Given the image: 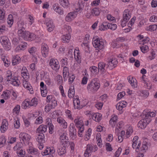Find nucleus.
I'll list each match as a JSON object with an SVG mask.
<instances>
[{"instance_id": "nucleus-15", "label": "nucleus", "mask_w": 157, "mask_h": 157, "mask_svg": "<svg viewBox=\"0 0 157 157\" xmlns=\"http://www.w3.org/2000/svg\"><path fill=\"white\" fill-rule=\"evenodd\" d=\"M47 124L48 125L49 132L50 134H52L53 132V128L54 126L53 124H52L51 119L49 118H48L46 120Z\"/></svg>"}, {"instance_id": "nucleus-3", "label": "nucleus", "mask_w": 157, "mask_h": 157, "mask_svg": "<svg viewBox=\"0 0 157 157\" xmlns=\"http://www.w3.org/2000/svg\"><path fill=\"white\" fill-rule=\"evenodd\" d=\"M31 137L28 134L26 133H20V143L22 145L20 144V148L21 147L25 145V144L28 143Z\"/></svg>"}, {"instance_id": "nucleus-18", "label": "nucleus", "mask_w": 157, "mask_h": 157, "mask_svg": "<svg viewBox=\"0 0 157 157\" xmlns=\"http://www.w3.org/2000/svg\"><path fill=\"white\" fill-rule=\"evenodd\" d=\"M92 117L94 120L99 122L101 119L102 115L98 113H95L92 115Z\"/></svg>"}, {"instance_id": "nucleus-4", "label": "nucleus", "mask_w": 157, "mask_h": 157, "mask_svg": "<svg viewBox=\"0 0 157 157\" xmlns=\"http://www.w3.org/2000/svg\"><path fill=\"white\" fill-rule=\"evenodd\" d=\"M117 63L118 62L116 59H110L108 60V61L106 62V68H108V69L110 70H112L116 67Z\"/></svg>"}, {"instance_id": "nucleus-30", "label": "nucleus", "mask_w": 157, "mask_h": 157, "mask_svg": "<svg viewBox=\"0 0 157 157\" xmlns=\"http://www.w3.org/2000/svg\"><path fill=\"white\" fill-rule=\"evenodd\" d=\"M57 151L59 155H62L64 154L66 152V147L63 146L60 147L57 150Z\"/></svg>"}, {"instance_id": "nucleus-37", "label": "nucleus", "mask_w": 157, "mask_h": 157, "mask_svg": "<svg viewBox=\"0 0 157 157\" xmlns=\"http://www.w3.org/2000/svg\"><path fill=\"white\" fill-rule=\"evenodd\" d=\"M157 29V25H152L147 27V30L151 32L154 31Z\"/></svg>"}, {"instance_id": "nucleus-59", "label": "nucleus", "mask_w": 157, "mask_h": 157, "mask_svg": "<svg viewBox=\"0 0 157 157\" xmlns=\"http://www.w3.org/2000/svg\"><path fill=\"white\" fill-rule=\"evenodd\" d=\"M53 108H54L52 106L51 104H48L45 106V110L46 112L48 113L49 112L51 109Z\"/></svg>"}, {"instance_id": "nucleus-27", "label": "nucleus", "mask_w": 157, "mask_h": 157, "mask_svg": "<svg viewBox=\"0 0 157 157\" xmlns=\"http://www.w3.org/2000/svg\"><path fill=\"white\" fill-rule=\"evenodd\" d=\"M3 47L5 48V49L6 50H9L11 48V44L9 40L8 41H6L5 42V44H1Z\"/></svg>"}, {"instance_id": "nucleus-52", "label": "nucleus", "mask_w": 157, "mask_h": 157, "mask_svg": "<svg viewBox=\"0 0 157 157\" xmlns=\"http://www.w3.org/2000/svg\"><path fill=\"white\" fill-rule=\"evenodd\" d=\"M20 45L21 46L20 50H24L26 48L27 44L25 42H21Z\"/></svg>"}, {"instance_id": "nucleus-49", "label": "nucleus", "mask_w": 157, "mask_h": 157, "mask_svg": "<svg viewBox=\"0 0 157 157\" xmlns=\"http://www.w3.org/2000/svg\"><path fill=\"white\" fill-rule=\"evenodd\" d=\"M75 77V76L74 74L68 75V82L69 84H72L73 83Z\"/></svg>"}, {"instance_id": "nucleus-54", "label": "nucleus", "mask_w": 157, "mask_h": 157, "mask_svg": "<svg viewBox=\"0 0 157 157\" xmlns=\"http://www.w3.org/2000/svg\"><path fill=\"white\" fill-rule=\"evenodd\" d=\"M27 72L25 71L21 72V75L25 80H27L29 78V75H28L29 74L28 73L27 74Z\"/></svg>"}, {"instance_id": "nucleus-38", "label": "nucleus", "mask_w": 157, "mask_h": 157, "mask_svg": "<svg viewBox=\"0 0 157 157\" xmlns=\"http://www.w3.org/2000/svg\"><path fill=\"white\" fill-rule=\"evenodd\" d=\"M36 35L33 33H29L27 37V40L29 41H33L36 38Z\"/></svg>"}, {"instance_id": "nucleus-31", "label": "nucleus", "mask_w": 157, "mask_h": 157, "mask_svg": "<svg viewBox=\"0 0 157 157\" xmlns=\"http://www.w3.org/2000/svg\"><path fill=\"white\" fill-rule=\"evenodd\" d=\"M38 136L36 138L37 141L39 143H42L43 141H44V135L43 133L37 134Z\"/></svg>"}, {"instance_id": "nucleus-22", "label": "nucleus", "mask_w": 157, "mask_h": 157, "mask_svg": "<svg viewBox=\"0 0 157 157\" xmlns=\"http://www.w3.org/2000/svg\"><path fill=\"white\" fill-rule=\"evenodd\" d=\"M59 2L62 6L65 8L67 7L70 4L68 0H59Z\"/></svg>"}, {"instance_id": "nucleus-20", "label": "nucleus", "mask_w": 157, "mask_h": 157, "mask_svg": "<svg viewBox=\"0 0 157 157\" xmlns=\"http://www.w3.org/2000/svg\"><path fill=\"white\" fill-rule=\"evenodd\" d=\"M58 3H55L53 6V9L54 10L58 13L59 14L61 15L63 13V11L58 6Z\"/></svg>"}, {"instance_id": "nucleus-9", "label": "nucleus", "mask_w": 157, "mask_h": 157, "mask_svg": "<svg viewBox=\"0 0 157 157\" xmlns=\"http://www.w3.org/2000/svg\"><path fill=\"white\" fill-rule=\"evenodd\" d=\"M46 25L48 30L49 32L52 31L55 27L53 21L50 19L48 20V21L46 23Z\"/></svg>"}, {"instance_id": "nucleus-47", "label": "nucleus", "mask_w": 157, "mask_h": 157, "mask_svg": "<svg viewBox=\"0 0 157 157\" xmlns=\"http://www.w3.org/2000/svg\"><path fill=\"white\" fill-rule=\"evenodd\" d=\"M6 139L5 138L4 136H2L0 137V147H3L5 144Z\"/></svg>"}, {"instance_id": "nucleus-29", "label": "nucleus", "mask_w": 157, "mask_h": 157, "mask_svg": "<svg viewBox=\"0 0 157 157\" xmlns=\"http://www.w3.org/2000/svg\"><path fill=\"white\" fill-rule=\"evenodd\" d=\"M74 56L75 59L77 60V61L79 62H80V59H81V57L79 50H75Z\"/></svg>"}, {"instance_id": "nucleus-23", "label": "nucleus", "mask_w": 157, "mask_h": 157, "mask_svg": "<svg viewBox=\"0 0 157 157\" xmlns=\"http://www.w3.org/2000/svg\"><path fill=\"white\" fill-rule=\"evenodd\" d=\"M130 17L131 16L128 13V10H125L123 13V19L128 21Z\"/></svg>"}, {"instance_id": "nucleus-32", "label": "nucleus", "mask_w": 157, "mask_h": 157, "mask_svg": "<svg viewBox=\"0 0 157 157\" xmlns=\"http://www.w3.org/2000/svg\"><path fill=\"white\" fill-rule=\"evenodd\" d=\"M14 127L16 128H18L20 127V119L18 117H16L14 118Z\"/></svg>"}, {"instance_id": "nucleus-50", "label": "nucleus", "mask_w": 157, "mask_h": 157, "mask_svg": "<svg viewBox=\"0 0 157 157\" xmlns=\"http://www.w3.org/2000/svg\"><path fill=\"white\" fill-rule=\"evenodd\" d=\"M140 49L142 52L145 53L148 50L149 48L147 45H144L143 46L140 47Z\"/></svg>"}, {"instance_id": "nucleus-21", "label": "nucleus", "mask_w": 157, "mask_h": 157, "mask_svg": "<svg viewBox=\"0 0 157 157\" xmlns=\"http://www.w3.org/2000/svg\"><path fill=\"white\" fill-rule=\"evenodd\" d=\"M29 34V32L25 30H21V31L20 32V36L25 40H27Z\"/></svg>"}, {"instance_id": "nucleus-58", "label": "nucleus", "mask_w": 157, "mask_h": 157, "mask_svg": "<svg viewBox=\"0 0 157 157\" xmlns=\"http://www.w3.org/2000/svg\"><path fill=\"white\" fill-rule=\"evenodd\" d=\"M9 40L8 38L6 36H3L1 37L0 41L1 44H5V42L6 41H8Z\"/></svg>"}, {"instance_id": "nucleus-57", "label": "nucleus", "mask_w": 157, "mask_h": 157, "mask_svg": "<svg viewBox=\"0 0 157 157\" xmlns=\"http://www.w3.org/2000/svg\"><path fill=\"white\" fill-rule=\"evenodd\" d=\"M43 121L42 117L40 116L36 119L35 123L37 124H40L42 123Z\"/></svg>"}, {"instance_id": "nucleus-8", "label": "nucleus", "mask_w": 157, "mask_h": 157, "mask_svg": "<svg viewBox=\"0 0 157 157\" xmlns=\"http://www.w3.org/2000/svg\"><path fill=\"white\" fill-rule=\"evenodd\" d=\"M48 47L45 44H43L41 45V52L43 56L46 57L48 54Z\"/></svg>"}, {"instance_id": "nucleus-60", "label": "nucleus", "mask_w": 157, "mask_h": 157, "mask_svg": "<svg viewBox=\"0 0 157 157\" xmlns=\"http://www.w3.org/2000/svg\"><path fill=\"white\" fill-rule=\"evenodd\" d=\"M60 139L61 140H68V137L67 136L66 134L65 133H63L60 135Z\"/></svg>"}, {"instance_id": "nucleus-34", "label": "nucleus", "mask_w": 157, "mask_h": 157, "mask_svg": "<svg viewBox=\"0 0 157 157\" xmlns=\"http://www.w3.org/2000/svg\"><path fill=\"white\" fill-rule=\"evenodd\" d=\"M31 106L29 104V101H24L21 104V107L22 109H25L27 107H30Z\"/></svg>"}, {"instance_id": "nucleus-61", "label": "nucleus", "mask_w": 157, "mask_h": 157, "mask_svg": "<svg viewBox=\"0 0 157 157\" xmlns=\"http://www.w3.org/2000/svg\"><path fill=\"white\" fill-rule=\"evenodd\" d=\"M106 147V149L108 151H110L113 150L111 145L109 143H106L105 144Z\"/></svg>"}, {"instance_id": "nucleus-1", "label": "nucleus", "mask_w": 157, "mask_h": 157, "mask_svg": "<svg viewBox=\"0 0 157 157\" xmlns=\"http://www.w3.org/2000/svg\"><path fill=\"white\" fill-rule=\"evenodd\" d=\"M97 78L93 79L88 84L87 89L89 93H94L99 88L100 84L97 81Z\"/></svg>"}, {"instance_id": "nucleus-5", "label": "nucleus", "mask_w": 157, "mask_h": 157, "mask_svg": "<svg viewBox=\"0 0 157 157\" xmlns=\"http://www.w3.org/2000/svg\"><path fill=\"white\" fill-rule=\"evenodd\" d=\"M70 132L69 135L72 139L74 140L76 137V131L75 128V125L73 123L70 124L69 127Z\"/></svg>"}, {"instance_id": "nucleus-56", "label": "nucleus", "mask_w": 157, "mask_h": 157, "mask_svg": "<svg viewBox=\"0 0 157 157\" xmlns=\"http://www.w3.org/2000/svg\"><path fill=\"white\" fill-rule=\"evenodd\" d=\"M2 59L4 63L5 66L6 67H8L10 63V61H9L7 58H2Z\"/></svg>"}, {"instance_id": "nucleus-64", "label": "nucleus", "mask_w": 157, "mask_h": 157, "mask_svg": "<svg viewBox=\"0 0 157 157\" xmlns=\"http://www.w3.org/2000/svg\"><path fill=\"white\" fill-rule=\"evenodd\" d=\"M121 151L122 148L121 147H119L115 153V157H119L121 153Z\"/></svg>"}, {"instance_id": "nucleus-39", "label": "nucleus", "mask_w": 157, "mask_h": 157, "mask_svg": "<svg viewBox=\"0 0 157 157\" xmlns=\"http://www.w3.org/2000/svg\"><path fill=\"white\" fill-rule=\"evenodd\" d=\"M20 112V105H17L13 109V115H18Z\"/></svg>"}, {"instance_id": "nucleus-46", "label": "nucleus", "mask_w": 157, "mask_h": 157, "mask_svg": "<svg viewBox=\"0 0 157 157\" xmlns=\"http://www.w3.org/2000/svg\"><path fill=\"white\" fill-rule=\"evenodd\" d=\"M56 79L59 85H61L63 82V78L59 75H58L56 77Z\"/></svg>"}, {"instance_id": "nucleus-17", "label": "nucleus", "mask_w": 157, "mask_h": 157, "mask_svg": "<svg viewBox=\"0 0 157 157\" xmlns=\"http://www.w3.org/2000/svg\"><path fill=\"white\" fill-rule=\"evenodd\" d=\"M84 1L82 0H79V1L75 6V9L77 12L82 10L84 7Z\"/></svg>"}, {"instance_id": "nucleus-48", "label": "nucleus", "mask_w": 157, "mask_h": 157, "mask_svg": "<svg viewBox=\"0 0 157 157\" xmlns=\"http://www.w3.org/2000/svg\"><path fill=\"white\" fill-rule=\"evenodd\" d=\"M92 13L94 15L97 16L99 14V10L98 9L95 8L93 9Z\"/></svg>"}, {"instance_id": "nucleus-25", "label": "nucleus", "mask_w": 157, "mask_h": 157, "mask_svg": "<svg viewBox=\"0 0 157 157\" xmlns=\"http://www.w3.org/2000/svg\"><path fill=\"white\" fill-rule=\"evenodd\" d=\"M73 101L74 107L75 109H80L81 108L80 107V102L78 98H76L74 99Z\"/></svg>"}, {"instance_id": "nucleus-33", "label": "nucleus", "mask_w": 157, "mask_h": 157, "mask_svg": "<svg viewBox=\"0 0 157 157\" xmlns=\"http://www.w3.org/2000/svg\"><path fill=\"white\" fill-rule=\"evenodd\" d=\"M74 13L72 12L69 13L66 16L65 20L67 21L70 22L73 19Z\"/></svg>"}, {"instance_id": "nucleus-10", "label": "nucleus", "mask_w": 157, "mask_h": 157, "mask_svg": "<svg viewBox=\"0 0 157 157\" xmlns=\"http://www.w3.org/2000/svg\"><path fill=\"white\" fill-rule=\"evenodd\" d=\"M106 64L104 62H100L98 64V70H100L102 73H105L106 71L108 69V68H106Z\"/></svg>"}, {"instance_id": "nucleus-36", "label": "nucleus", "mask_w": 157, "mask_h": 157, "mask_svg": "<svg viewBox=\"0 0 157 157\" xmlns=\"http://www.w3.org/2000/svg\"><path fill=\"white\" fill-rule=\"evenodd\" d=\"M63 77H64V78L70 75L69 69L67 67H65L63 68Z\"/></svg>"}, {"instance_id": "nucleus-45", "label": "nucleus", "mask_w": 157, "mask_h": 157, "mask_svg": "<svg viewBox=\"0 0 157 157\" xmlns=\"http://www.w3.org/2000/svg\"><path fill=\"white\" fill-rule=\"evenodd\" d=\"M107 27L108 29L114 30L116 29L117 25L115 24L108 23L107 24Z\"/></svg>"}, {"instance_id": "nucleus-7", "label": "nucleus", "mask_w": 157, "mask_h": 157, "mask_svg": "<svg viewBox=\"0 0 157 157\" xmlns=\"http://www.w3.org/2000/svg\"><path fill=\"white\" fill-rule=\"evenodd\" d=\"M12 75H8L6 78V79L7 82H10V83L12 84L14 86H19V84L17 80H18L17 78L15 77L14 78H13L12 79Z\"/></svg>"}, {"instance_id": "nucleus-41", "label": "nucleus", "mask_w": 157, "mask_h": 157, "mask_svg": "<svg viewBox=\"0 0 157 157\" xmlns=\"http://www.w3.org/2000/svg\"><path fill=\"white\" fill-rule=\"evenodd\" d=\"M13 149L14 151H16L18 156H19L20 155V143H17L16 145L13 147Z\"/></svg>"}, {"instance_id": "nucleus-12", "label": "nucleus", "mask_w": 157, "mask_h": 157, "mask_svg": "<svg viewBox=\"0 0 157 157\" xmlns=\"http://www.w3.org/2000/svg\"><path fill=\"white\" fill-rule=\"evenodd\" d=\"M47 127L46 125L42 124L40 125L36 130V133H43L47 131Z\"/></svg>"}, {"instance_id": "nucleus-2", "label": "nucleus", "mask_w": 157, "mask_h": 157, "mask_svg": "<svg viewBox=\"0 0 157 157\" xmlns=\"http://www.w3.org/2000/svg\"><path fill=\"white\" fill-rule=\"evenodd\" d=\"M105 40L99 37H94L92 44L94 47L97 50H101L104 48Z\"/></svg>"}, {"instance_id": "nucleus-51", "label": "nucleus", "mask_w": 157, "mask_h": 157, "mask_svg": "<svg viewBox=\"0 0 157 157\" xmlns=\"http://www.w3.org/2000/svg\"><path fill=\"white\" fill-rule=\"evenodd\" d=\"M133 131L132 127H129L128 128L126 132L127 138H128L129 136L132 133Z\"/></svg>"}, {"instance_id": "nucleus-62", "label": "nucleus", "mask_w": 157, "mask_h": 157, "mask_svg": "<svg viewBox=\"0 0 157 157\" xmlns=\"http://www.w3.org/2000/svg\"><path fill=\"white\" fill-rule=\"evenodd\" d=\"M116 107L117 109L118 110L120 111L123 108H124L122 105V104L121 103H118L116 105Z\"/></svg>"}, {"instance_id": "nucleus-11", "label": "nucleus", "mask_w": 157, "mask_h": 157, "mask_svg": "<svg viewBox=\"0 0 157 157\" xmlns=\"http://www.w3.org/2000/svg\"><path fill=\"white\" fill-rule=\"evenodd\" d=\"M55 150L53 147H47L46 149L44 152V155H51L52 156H53V155L54 154L55 152ZM43 155V154H42Z\"/></svg>"}, {"instance_id": "nucleus-13", "label": "nucleus", "mask_w": 157, "mask_h": 157, "mask_svg": "<svg viewBox=\"0 0 157 157\" xmlns=\"http://www.w3.org/2000/svg\"><path fill=\"white\" fill-rule=\"evenodd\" d=\"M57 121L60 124V125L64 128H67V123L65 120L61 117H58L57 118Z\"/></svg>"}, {"instance_id": "nucleus-16", "label": "nucleus", "mask_w": 157, "mask_h": 157, "mask_svg": "<svg viewBox=\"0 0 157 157\" xmlns=\"http://www.w3.org/2000/svg\"><path fill=\"white\" fill-rule=\"evenodd\" d=\"M74 122L77 128L84 126L83 121L80 118L78 117L77 118L75 119L74 121Z\"/></svg>"}, {"instance_id": "nucleus-6", "label": "nucleus", "mask_w": 157, "mask_h": 157, "mask_svg": "<svg viewBox=\"0 0 157 157\" xmlns=\"http://www.w3.org/2000/svg\"><path fill=\"white\" fill-rule=\"evenodd\" d=\"M59 62L57 60L51 59L50 60L49 64L53 70L56 71L58 70L59 68Z\"/></svg>"}, {"instance_id": "nucleus-44", "label": "nucleus", "mask_w": 157, "mask_h": 157, "mask_svg": "<svg viewBox=\"0 0 157 157\" xmlns=\"http://www.w3.org/2000/svg\"><path fill=\"white\" fill-rule=\"evenodd\" d=\"M7 22L10 25H12L13 23V16L11 14H9L8 15V18L7 19Z\"/></svg>"}, {"instance_id": "nucleus-55", "label": "nucleus", "mask_w": 157, "mask_h": 157, "mask_svg": "<svg viewBox=\"0 0 157 157\" xmlns=\"http://www.w3.org/2000/svg\"><path fill=\"white\" fill-rule=\"evenodd\" d=\"M22 118L23 120L25 125L27 127L29 126L30 124V122L27 120L26 117L24 116H22Z\"/></svg>"}, {"instance_id": "nucleus-43", "label": "nucleus", "mask_w": 157, "mask_h": 157, "mask_svg": "<svg viewBox=\"0 0 157 157\" xmlns=\"http://www.w3.org/2000/svg\"><path fill=\"white\" fill-rule=\"evenodd\" d=\"M91 71L94 74H97L98 73L99 70H98L97 67L95 66H92L90 68Z\"/></svg>"}, {"instance_id": "nucleus-53", "label": "nucleus", "mask_w": 157, "mask_h": 157, "mask_svg": "<svg viewBox=\"0 0 157 157\" xmlns=\"http://www.w3.org/2000/svg\"><path fill=\"white\" fill-rule=\"evenodd\" d=\"M129 82L131 84V86L133 87H135L134 84L133 83L134 80L133 79V77L131 76H129L127 78Z\"/></svg>"}, {"instance_id": "nucleus-40", "label": "nucleus", "mask_w": 157, "mask_h": 157, "mask_svg": "<svg viewBox=\"0 0 157 157\" xmlns=\"http://www.w3.org/2000/svg\"><path fill=\"white\" fill-rule=\"evenodd\" d=\"M20 57L18 55H17L12 60V64L13 65H15L19 63Z\"/></svg>"}, {"instance_id": "nucleus-28", "label": "nucleus", "mask_w": 157, "mask_h": 157, "mask_svg": "<svg viewBox=\"0 0 157 157\" xmlns=\"http://www.w3.org/2000/svg\"><path fill=\"white\" fill-rule=\"evenodd\" d=\"M10 92L9 90H6L3 92V94L1 95V96L2 98H4L5 100H7L10 97Z\"/></svg>"}, {"instance_id": "nucleus-24", "label": "nucleus", "mask_w": 157, "mask_h": 157, "mask_svg": "<svg viewBox=\"0 0 157 157\" xmlns=\"http://www.w3.org/2000/svg\"><path fill=\"white\" fill-rule=\"evenodd\" d=\"M75 91L74 86H71L70 87L68 92V96L70 98H72L74 96Z\"/></svg>"}, {"instance_id": "nucleus-35", "label": "nucleus", "mask_w": 157, "mask_h": 157, "mask_svg": "<svg viewBox=\"0 0 157 157\" xmlns=\"http://www.w3.org/2000/svg\"><path fill=\"white\" fill-rule=\"evenodd\" d=\"M29 152L32 155H36V156H39V153L38 150L35 148H32L29 149Z\"/></svg>"}, {"instance_id": "nucleus-26", "label": "nucleus", "mask_w": 157, "mask_h": 157, "mask_svg": "<svg viewBox=\"0 0 157 157\" xmlns=\"http://www.w3.org/2000/svg\"><path fill=\"white\" fill-rule=\"evenodd\" d=\"M71 38V36L70 33H68L62 36V39L63 42L68 43Z\"/></svg>"}, {"instance_id": "nucleus-42", "label": "nucleus", "mask_w": 157, "mask_h": 157, "mask_svg": "<svg viewBox=\"0 0 157 157\" xmlns=\"http://www.w3.org/2000/svg\"><path fill=\"white\" fill-rule=\"evenodd\" d=\"M29 102L30 106H36L37 104L36 98H33L31 101H29Z\"/></svg>"}, {"instance_id": "nucleus-63", "label": "nucleus", "mask_w": 157, "mask_h": 157, "mask_svg": "<svg viewBox=\"0 0 157 157\" xmlns=\"http://www.w3.org/2000/svg\"><path fill=\"white\" fill-rule=\"evenodd\" d=\"M26 27V24H25L24 21H21L20 23V32L21 31V30H25Z\"/></svg>"}, {"instance_id": "nucleus-14", "label": "nucleus", "mask_w": 157, "mask_h": 157, "mask_svg": "<svg viewBox=\"0 0 157 157\" xmlns=\"http://www.w3.org/2000/svg\"><path fill=\"white\" fill-rule=\"evenodd\" d=\"M23 85L24 88L27 89L30 91L31 94L33 93V91L32 86L29 84L28 82L26 81V80H25L23 81Z\"/></svg>"}, {"instance_id": "nucleus-19", "label": "nucleus", "mask_w": 157, "mask_h": 157, "mask_svg": "<svg viewBox=\"0 0 157 157\" xmlns=\"http://www.w3.org/2000/svg\"><path fill=\"white\" fill-rule=\"evenodd\" d=\"M147 125V121L145 119H142L138 123V126L142 129H144Z\"/></svg>"}]
</instances>
